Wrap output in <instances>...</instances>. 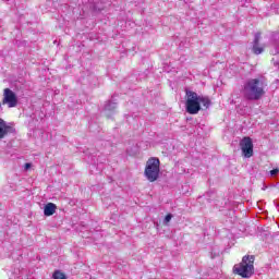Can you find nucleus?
I'll list each match as a JSON object with an SVG mask.
<instances>
[{"mask_svg":"<svg viewBox=\"0 0 279 279\" xmlns=\"http://www.w3.org/2000/svg\"><path fill=\"white\" fill-rule=\"evenodd\" d=\"M242 95L246 101H258L265 95L263 78H248L244 82Z\"/></svg>","mask_w":279,"mask_h":279,"instance_id":"1","label":"nucleus"},{"mask_svg":"<svg viewBox=\"0 0 279 279\" xmlns=\"http://www.w3.org/2000/svg\"><path fill=\"white\" fill-rule=\"evenodd\" d=\"M185 110L189 114H198L202 110V104L204 108H210V98L199 96L189 88H185Z\"/></svg>","mask_w":279,"mask_h":279,"instance_id":"2","label":"nucleus"},{"mask_svg":"<svg viewBox=\"0 0 279 279\" xmlns=\"http://www.w3.org/2000/svg\"><path fill=\"white\" fill-rule=\"evenodd\" d=\"M254 255H245L240 264L233 266V274L241 278H252L254 276Z\"/></svg>","mask_w":279,"mask_h":279,"instance_id":"3","label":"nucleus"},{"mask_svg":"<svg viewBox=\"0 0 279 279\" xmlns=\"http://www.w3.org/2000/svg\"><path fill=\"white\" fill-rule=\"evenodd\" d=\"M144 173L148 182H156L160 175V159L156 157L148 159Z\"/></svg>","mask_w":279,"mask_h":279,"instance_id":"4","label":"nucleus"},{"mask_svg":"<svg viewBox=\"0 0 279 279\" xmlns=\"http://www.w3.org/2000/svg\"><path fill=\"white\" fill-rule=\"evenodd\" d=\"M2 104L3 106L7 105L9 108H16V106H19V97H16V93L10 88H4Z\"/></svg>","mask_w":279,"mask_h":279,"instance_id":"5","label":"nucleus"},{"mask_svg":"<svg viewBox=\"0 0 279 279\" xmlns=\"http://www.w3.org/2000/svg\"><path fill=\"white\" fill-rule=\"evenodd\" d=\"M240 147L244 158H252V156H254V143L250 137L242 138Z\"/></svg>","mask_w":279,"mask_h":279,"instance_id":"6","label":"nucleus"},{"mask_svg":"<svg viewBox=\"0 0 279 279\" xmlns=\"http://www.w3.org/2000/svg\"><path fill=\"white\" fill-rule=\"evenodd\" d=\"M14 132H16V130L8 125V122L0 118V140L5 138L9 134H14Z\"/></svg>","mask_w":279,"mask_h":279,"instance_id":"7","label":"nucleus"},{"mask_svg":"<svg viewBox=\"0 0 279 279\" xmlns=\"http://www.w3.org/2000/svg\"><path fill=\"white\" fill-rule=\"evenodd\" d=\"M259 44H260V33H256L253 40V53H255V56H260V53L265 51V48L260 47Z\"/></svg>","mask_w":279,"mask_h":279,"instance_id":"8","label":"nucleus"},{"mask_svg":"<svg viewBox=\"0 0 279 279\" xmlns=\"http://www.w3.org/2000/svg\"><path fill=\"white\" fill-rule=\"evenodd\" d=\"M116 110H117V102L109 100L105 104L104 112L106 117H108V119H110V117L114 114Z\"/></svg>","mask_w":279,"mask_h":279,"instance_id":"9","label":"nucleus"},{"mask_svg":"<svg viewBox=\"0 0 279 279\" xmlns=\"http://www.w3.org/2000/svg\"><path fill=\"white\" fill-rule=\"evenodd\" d=\"M57 209H58V206H56V204H53V203L46 204L44 207L45 217H51V216L56 215Z\"/></svg>","mask_w":279,"mask_h":279,"instance_id":"10","label":"nucleus"},{"mask_svg":"<svg viewBox=\"0 0 279 279\" xmlns=\"http://www.w3.org/2000/svg\"><path fill=\"white\" fill-rule=\"evenodd\" d=\"M271 43L275 47V53H279V33L271 34Z\"/></svg>","mask_w":279,"mask_h":279,"instance_id":"11","label":"nucleus"},{"mask_svg":"<svg viewBox=\"0 0 279 279\" xmlns=\"http://www.w3.org/2000/svg\"><path fill=\"white\" fill-rule=\"evenodd\" d=\"M53 279H66V275H64L62 271L60 270H56L52 275Z\"/></svg>","mask_w":279,"mask_h":279,"instance_id":"12","label":"nucleus"},{"mask_svg":"<svg viewBox=\"0 0 279 279\" xmlns=\"http://www.w3.org/2000/svg\"><path fill=\"white\" fill-rule=\"evenodd\" d=\"M171 219H173V215L171 214H168L165 219H163V223L167 225L169 223V221H171Z\"/></svg>","mask_w":279,"mask_h":279,"instance_id":"13","label":"nucleus"},{"mask_svg":"<svg viewBox=\"0 0 279 279\" xmlns=\"http://www.w3.org/2000/svg\"><path fill=\"white\" fill-rule=\"evenodd\" d=\"M279 174V169L278 168H275L272 170H270V175H278Z\"/></svg>","mask_w":279,"mask_h":279,"instance_id":"14","label":"nucleus"},{"mask_svg":"<svg viewBox=\"0 0 279 279\" xmlns=\"http://www.w3.org/2000/svg\"><path fill=\"white\" fill-rule=\"evenodd\" d=\"M29 169H32V163L26 162V163L24 165V170H25V171H29Z\"/></svg>","mask_w":279,"mask_h":279,"instance_id":"15","label":"nucleus"},{"mask_svg":"<svg viewBox=\"0 0 279 279\" xmlns=\"http://www.w3.org/2000/svg\"><path fill=\"white\" fill-rule=\"evenodd\" d=\"M215 196V192H207L206 197H214Z\"/></svg>","mask_w":279,"mask_h":279,"instance_id":"16","label":"nucleus"},{"mask_svg":"<svg viewBox=\"0 0 279 279\" xmlns=\"http://www.w3.org/2000/svg\"><path fill=\"white\" fill-rule=\"evenodd\" d=\"M207 202H210V198H207Z\"/></svg>","mask_w":279,"mask_h":279,"instance_id":"17","label":"nucleus"}]
</instances>
